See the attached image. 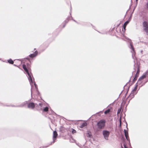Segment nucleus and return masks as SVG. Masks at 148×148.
Returning <instances> with one entry per match:
<instances>
[{
    "mask_svg": "<svg viewBox=\"0 0 148 148\" xmlns=\"http://www.w3.org/2000/svg\"><path fill=\"white\" fill-rule=\"evenodd\" d=\"M26 104H28L27 108H28L32 109H34L35 106L36 105V104H35L33 102H31L28 103V101H26L20 105L17 106V107H23Z\"/></svg>",
    "mask_w": 148,
    "mask_h": 148,
    "instance_id": "nucleus-1",
    "label": "nucleus"
},
{
    "mask_svg": "<svg viewBox=\"0 0 148 148\" xmlns=\"http://www.w3.org/2000/svg\"><path fill=\"white\" fill-rule=\"evenodd\" d=\"M23 68L28 75V76H27L30 82V84L31 86L32 87V84H33V80L32 76V75L28 72V70L25 64H23Z\"/></svg>",
    "mask_w": 148,
    "mask_h": 148,
    "instance_id": "nucleus-2",
    "label": "nucleus"
},
{
    "mask_svg": "<svg viewBox=\"0 0 148 148\" xmlns=\"http://www.w3.org/2000/svg\"><path fill=\"white\" fill-rule=\"evenodd\" d=\"M106 123V121L104 120H102L99 121L97 123V125L99 129H103L104 128Z\"/></svg>",
    "mask_w": 148,
    "mask_h": 148,
    "instance_id": "nucleus-3",
    "label": "nucleus"
},
{
    "mask_svg": "<svg viewBox=\"0 0 148 148\" xmlns=\"http://www.w3.org/2000/svg\"><path fill=\"white\" fill-rule=\"evenodd\" d=\"M147 77H148V69L143 73L141 77L139 78L137 83L138 84H140L142 80Z\"/></svg>",
    "mask_w": 148,
    "mask_h": 148,
    "instance_id": "nucleus-4",
    "label": "nucleus"
},
{
    "mask_svg": "<svg viewBox=\"0 0 148 148\" xmlns=\"http://www.w3.org/2000/svg\"><path fill=\"white\" fill-rule=\"evenodd\" d=\"M110 133V132L107 130H105L103 131L102 134L105 139L106 140H108Z\"/></svg>",
    "mask_w": 148,
    "mask_h": 148,
    "instance_id": "nucleus-5",
    "label": "nucleus"
},
{
    "mask_svg": "<svg viewBox=\"0 0 148 148\" xmlns=\"http://www.w3.org/2000/svg\"><path fill=\"white\" fill-rule=\"evenodd\" d=\"M137 85H136L135 86L134 88L132 90L131 93L129 97L130 99L133 98L134 96V95H136L137 92L136 91L137 88Z\"/></svg>",
    "mask_w": 148,
    "mask_h": 148,
    "instance_id": "nucleus-6",
    "label": "nucleus"
},
{
    "mask_svg": "<svg viewBox=\"0 0 148 148\" xmlns=\"http://www.w3.org/2000/svg\"><path fill=\"white\" fill-rule=\"evenodd\" d=\"M143 29L146 33H148V24L147 21H145L143 23Z\"/></svg>",
    "mask_w": 148,
    "mask_h": 148,
    "instance_id": "nucleus-7",
    "label": "nucleus"
},
{
    "mask_svg": "<svg viewBox=\"0 0 148 148\" xmlns=\"http://www.w3.org/2000/svg\"><path fill=\"white\" fill-rule=\"evenodd\" d=\"M58 136V134L56 131H54L53 134V143H54L56 140V138Z\"/></svg>",
    "mask_w": 148,
    "mask_h": 148,
    "instance_id": "nucleus-8",
    "label": "nucleus"
},
{
    "mask_svg": "<svg viewBox=\"0 0 148 148\" xmlns=\"http://www.w3.org/2000/svg\"><path fill=\"white\" fill-rule=\"evenodd\" d=\"M123 36L126 39H127V40H130V49H131L132 50V51H133L134 53H135V51L134 50V47H133V46L132 45V42L131 41V40L130 39H129L128 38L126 37L125 36Z\"/></svg>",
    "mask_w": 148,
    "mask_h": 148,
    "instance_id": "nucleus-9",
    "label": "nucleus"
},
{
    "mask_svg": "<svg viewBox=\"0 0 148 148\" xmlns=\"http://www.w3.org/2000/svg\"><path fill=\"white\" fill-rule=\"evenodd\" d=\"M38 53V52L37 51H36L34 52L33 53L29 55V56L31 58H33L36 56Z\"/></svg>",
    "mask_w": 148,
    "mask_h": 148,
    "instance_id": "nucleus-10",
    "label": "nucleus"
},
{
    "mask_svg": "<svg viewBox=\"0 0 148 148\" xmlns=\"http://www.w3.org/2000/svg\"><path fill=\"white\" fill-rule=\"evenodd\" d=\"M124 132L126 138L127 140H129V139L127 131L126 130H124Z\"/></svg>",
    "mask_w": 148,
    "mask_h": 148,
    "instance_id": "nucleus-11",
    "label": "nucleus"
},
{
    "mask_svg": "<svg viewBox=\"0 0 148 148\" xmlns=\"http://www.w3.org/2000/svg\"><path fill=\"white\" fill-rule=\"evenodd\" d=\"M87 123L86 122H84L80 124L79 127L81 128L87 125Z\"/></svg>",
    "mask_w": 148,
    "mask_h": 148,
    "instance_id": "nucleus-12",
    "label": "nucleus"
},
{
    "mask_svg": "<svg viewBox=\"0 0 148 148\" xmlns=\"http://www.w3.org/2000/svg\"><path fill=\"white\" fill-rule=\"evenodd\" d=\"M43 104H42V103H39V105H37L36 104V106L37 107H39V106H40V110H41L42 109V106Z\"/></svg>",
    "mask_w": 148,
    "mask_h": 148,
    "instance_id": "nucleus-13",
    "label": "nucleus"
},
{
    "mask_svg": "<svg viewBox=\"0 0 148 148\" xmlns=\"http://www.w3.org/2000/svg\"><path fill=\"white\" fill-rule=\"evenodd\" d=\"M8 62L9 63L12 64H13L14 63V61L11 59L8 60Z\"/></svg>",
    "mask_w": 148,
    "mask_h": 148,
    "instance_id": "nucleus-14",
    "label": "nucleus"
},
{
    "mask_svg": "<svg viewBox=\"0 0 148 148\" xmlns=\"http://www.w3.org/2000/svg\"><path fill=\"white\" fill-rule=\"evenodd\" d=\"M49 108L47 107L43 109V111L44 112H47L48 111Z\"/></svg>",
    "mask_w": 148,
    "mask_h": 148,
    "instance_id": "nucleus-15",
    "label": "nucleus"
},
{
    "mask_svg": "<svg viewBox=\"0 0 148 148\" xmlns=\"http://www.w3.org/2000/svg\"><path fill=\"white\" fill-rule=\"evenodd\" d=\"M110 112V110L109 109H108L107 110H106L104 112V113L105 114H107L108 113Z\"/></svg>",
    "mask_w": 148,
    "mask_h": 148,
    "instance_id": "nucleus-16",
    "label": "nucleus"
},
{
    "mask_svg": "<svg viewBox=\"0 0 148 148\" xmlns=\"http://www.w3.org/2000/svg\"><path fill=\"white\" fill-rule=\"evenodd\" d=\"M121 109L120 108H119L117 112V114H119L121 111Z\"/></svg>",
    "mask_w": 148,
    "mask_h": 148,
    "instance_id": "nucleus-17",
    "label": "nucleus"
},
{
    "mask_svg": "<svg viewBox=\"0 0 148 148\" xmlns=\"http://www.w3.org/2000/svg\"><path fill=\"white\" fill-rule=\"evenodd\" d=\"M129 21H126L125 23L124 24V25H125V26H126L129 23Z\"/></svg>",
    "mask_w": 148,
    "mask_h": 148,
    "instance_id": "nucleus-18",
    "label": "nucleus"
},
{
    "mask_svg": "<svg viewBox=\"0 0 148 148\" xmlns=\"http://www.w3.org/2000/svg\"><path fill=\"white\" fill-rule=\"evenodd\" d=\"M76 132V131L75 130L73 129L72 131V133L73 134H74Z\"/></svg>",
    "mask_w": 148,
    "mask_h": 148,
    "instance_id": "nucleus-19",
    "label": "nucleus"
},
{
    "mask_svg": "<svg viewBox=\"0 0 148 148\" xmlns=\"http://www.w3.org/2000/svg\"><path fill=\"white\" fill-rule=\"evenodd\" d=\"M123 146H124V148H127V147L126 146V145L125 144H123ZM121 148H124L121 146Z\"/></svg>",
    "mask_w": 148,
    "mask_h": 148,
    "instance_id": "nucleus-20",
    "label": "nucleus"
},
{
    "mask_svg": "<svg viewBox=\"0 0 148 148\" xmlns=\"http://www.w3.org/2000/svg\"><path fill=\"white\" fill-rule=\"evenodd\" d=\"M121 117H120L119 118V121H120V125H121Z\"/></svg>",
    "mask_w": 148,
    "mask_h": 148,
    "instance_id": "nucleus-21",
    "label": "nucleus"
},
{
    "mask_svg": "<svg viewBox=\"0 0 148 148\" xmlns=\"http://www.w3.org/2000/svg\"><path fill=\"white\" fill-rule=\"evenodd\" d=\"M34 85L36 88V85L35 83H34Z\"/></svg>",
    "mask_w": 148,
    "mask_h": 148,
    "instance_id": "nucleus-22",
    "label": "nucleus"
},
{
    "mask_svg": "<svg viewBox=\"0 0 148 148\" xmlns=\"http://www.w3.org/2000/svg\"><path fill=\"white\" fill-rule=\"evenodd\" d=\"M126 26H125V25H123V28H124V29H125V27H126Z\"/></svg>",
    "mask_w": 148,
    "mask_h": 148,
    "instance_id": "nucleus-23",
    "label": "nucleus"
},
{
    "mask_svg": "<svg viewBox=\"0 0 148 148\" xmlns=\"http://www.w3.org/2000/svg\"><path fill=\"white\" fill-rule=\"evenodd\" d=\"M139 70H138L136 73V74H138L139 73Z\"/></svg>",
    "mask_w": 148,
    "mask_h": 148,
    "instance_id": "nucleus-24",
    "label": "nucleus"
},
{
    "mask_svg": "<svg viewBox=\"0 0 148 148\" xmlns=\"http://www.w3.org/2000/svg\"><path fill=\"white\" fill-rule=\"evenodd\" d=\"M33 92V91H32V88H31V95L32 94V93Z\"/></svg>",
    "mask_w": 148,
    "mask_h": 148,
    "instance_id": "nucleus-25",
    "label": "nucleus"
},
{
    "mask_svg": "<svg viewBox=\"0 0 148 148\" xmlns=\"http://www.w3.org/2000/svg\"><path fill=\"white\" fill-rule=\"evenodd\" d=\"M143 52V50H142L141 51V52L142 53V52Z\"/></svg>",
    "mask_w": 148,
    "mask_h": 148,
    "instance_id": "nucleus-26",
    "label": "nucleus"
},
{
    "mask_svg": "<svg viewBox=\"0 0 148 148\" xmlns=\"http://www.w3.org/2000/svg\"><path fill=\"white\" fill-rule=\"evenodd\" d=\"M73 21H75V22H76V21H75V20H73Z\"/></svg>",
    "mask_w": 148,
    "mask_h": 148,
    "instance_id": "nucleus-27",
    "label": "nucleus"
},
{
    "mask_svg": "<svg viewBox=\"0 0 148 148\" xmlns=\"http://www.w3.org/2000/svg\"><path fill=\"white\" fill-rule=\"evenodd\" d=\"M138 1V0H136V2H137Z\"/></svg>",
    "mask_w": 148,
    "mask_h": 148,
    "instance_id": "nucleus-28",
    "label": "nucleus"
},
{
    "mask_svg": "<svg viewBox=\"0 0 148 148\" xmlns=\"http://www.w3.org/2000/svg\"><path fill=\"white\" fill-rule=\"evenodd\" d=\"M147 82V81H146L145 82V83H146Z\"/></svg>",
    "mask_w": 148,
    "mask_h": 148,
    "instance_id": "nucleus-29",
    "label": "nucleus"
}]
</instances>
